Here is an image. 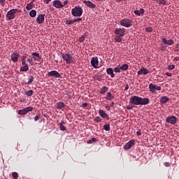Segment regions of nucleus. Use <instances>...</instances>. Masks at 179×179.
<instances>
[{
	"label": "nucleus",
	"mask_w": 179,
	"mask_h": 179,
	"mask_svg": "<svg viewBox=\"0 0 179 179\" xmlns=\"http://www.w3.org/2000/svg\"><path fill=\"white\" fill-rule=\"evenodd\" d=\"M45 15L44 14H41L39 15L37 18H36V22L38 24H41L45 20Z\"/></svg>",
	"instance_id": "4468645a"
},
{
	"label": "nucleus",
	"mask_w": 179,
	"mask_h": 179,
	"mask_svg": "<svg viewBox=\"0 0 179 179\" xmlns=\"http://www.w3.org/2000/svg\"><path fill=\"white\" fill-rule=\"evenodd\" d=\"M135 145V141L134 140H131L129 141L128 143H127L124 146V149L125 150H129V149H131V148H132L133 145Z\"/></svg>",
	"instance_id": "f8f14e48"
},
{
	"label": "nucleus",
	"mask_w": 179,
	"mask_h": 179,
	"mask_svg": "<svg viewBox=\"0 0 179 179\" xmlns=\"http://www.w3.org/2000/svg\"><path fill=\"white\" fill-rule=\"evenodd\" d=\"M48 76H53L54 78H61V74L57 71H52L48 73Z\"/></svg>",
	"instance_id": "ddd939ff"
},
{
	"label": "nucleus",
	"mask_w": 179,
	"mask_h": 179,
	"mask_svg": "<svg viewBox=\"0 0 179 179\" xmlns=\"http://www.w3.org/2000/svg\"><path fill=\"white\" fill-rule=\"evenodd\" d=\"M22 65H27V64H26V59L25 58L22 59Z\"/></svg>",
	"instance_id": "c03bdc74"
},
{
	"label": "nucleus",
	"mask_w": 179,
	"mask_h": 179,
	"mask_svg": "<svg viewBox=\"0 0 179 179\" xmlns=\"http://www.w3.org/2000/svg\"><path fill=\"white\" fill-rule=\"evenodd\" d=\"M0 3H5V0H0Z\"/></svg>",
	"instance_id": "6e6d98bb"
},
{
	"label": "nucleus",
	"mask_w": 179,
	"mask_h": 179,
	"mask_svg": "<svg viewBox=\"0 0 179 179\" xmlns=\"http://www.w3.org/2000/svg\"><path fill=\"white\" fill-rule=\"evenodd\" d=\"M148 31H152V29H148Z\"/></svg>",
	"instance_id": "bf43d9fd"
},
{
	"label": "nucleus",
	"mask_w": 179,
	"mask_h": 179,
	"mask_svg": "<svg viewBox=\"0 0 179 179\" xmlns=\"http://www.w3.org/2000/svg\"><path fill=\"white\" fill-rule=\"evenodd\" d=\"M130 103L134 106H146L150 103V100L149 98H141L134 96L130 98Z\"/></svg>",
	"instance_id": "f257e3e1"
},
{
	"label": "nucleus",
	"mask_w": 179,
	"mask_h": 179,
	"mask_svg": "<svg viewBox=\"0 0 179 179\" xmlns=\"http://www.w3.org/2000/svg\"><path fill=\"white\" fill-rule=\"evenodd\" d=\"M26 8L27 10H31V4H28Z\"/></svg>",
	"instance_id": "37998d69"
},
{
	"label": "nucleus",
	"mask_w": 179,
	"mask_h": 179,
	"mask_svg": "<svg viewBox=\"0 0 179 179\" xmlns=\"http://www.w3.org/2000/svg\"><path fill=\"white\" fill-rule=\"evenodd\" d=\"M166 76H171L172 74H171V73L166 72Z\"/></svg>",
	"instance_id": "8fccbe9b"
},
{
	"label": "nucleus",
	"mask_w": 179,
	"mask_h": 179,
	"mask_svg": "<svg viewBox=\"0 0 179 179\" xmlns=\"http://www.w3.org/2000/svg\"><path fill=\"white\" fill-rule=\"evenodd\" d=\"M64 124H65V122L64 121H62L59 124V128H60L61 131H66V128L65 127V126H64Z\"/></svg>",
	"instance_id": "c756f323"
},
{
	"label": "nucleus",
	"mask_w": 179,
	"mask_h": 179,
	"mask_svg": "<svg viewBox=\"0 0 179 179\" xmlns=\"http://www.w3.org/2000/svg\"><path fill=\"white\" fill-rule=\"evenodd\" d=\"M97 141V138H92L90 140H88L87 141V143H88V144H92V143H94L95 142H96Z\"/></svg>",
	"instance_id": "7c9ffc66"
},
{
	"label": "nucleus",
	"mask_w": 179,
	"mask_h": 179,
	"mask_svg": "<svg viewBox=\"0 0 179 179\" xmlns=\"http://www.w3.org/2000/svg\"><path fill=\"white\" fill-rule=\"evenodd\" d=\"M20 72H27V71H29V65L28 64H25L23 66L21 67L20 69Z\"/></svg>",
	"instance_id": "b1692460"
},
{
	"label": "nucleus",
	"mask_w": 179,
	"mask_h": 179,
	"mask_svg": "<svg viewBox=\"0 0 179 179\" xmlns=\"http://www.w3.org/2000/svg\"><path fill=\"white\" fill-rule=\"evenodd\" d=\"M177 48H178V45H176Z\"/></svg>",
	"instance_id": "052dcab7"
},
{
	"label": "nucleus",
	"mask_w": 179,
	"mask_h": 179,
	"mask_svg": "<svg viewBox=\"0 0 179 179\" xmlns=\"http://www.w3.org/2000/svg\"><path fill=\"white\" fill-rule=\"evenodd\" d=\"M134 13L137 16H141V15H143V13H145V10L143 8H141L140 10H134Z\"/></svg>",
	"instance_id": "4be33fe9"
},
{
	"label": "nucleus",
	"mask_w": 179,
	"mask_h": 179,
	"mask_svg": "<svg viewBox=\"0 0 179 179\" xmlns=\"http://www.w3.org/2000/svg\"><path fill=\"white\" fill-rule=\"evenodd\" d=\"M64 107H65V103H64V102L57 103V108H58V110H61V108H64Z\"/></svg>",
	"instance_id": "393cba45"
},
{
	"label": "nucleus",
	"mask_w": 179,
	"mask_h": 179,
	"mask_svg": "<svg viewBox=\"0 0 179 179\" xmlns=\"http://www.w3.org/2000/svg\"><path fill=\"white\" fill-rule=\"evenodd\" d=\"M162 41L166 45H173L174 44V41L173 39H169V41H167V39L166 38H162Z\"/></svg>",
	"instance_id": "a211bd4d"
},
{
	"label": "nucleus",
	"mask_w": 179,
	"mask_h": 179,
	"mask_svg": "<svg viewBox=\"0 0 179 179\" xmlns=\"http://www.w3.org/2000/svg\"><path fill=\"white\" fill-rule=\"evenodd\" d=\"M108 90V87H107L106 86H104L101 89L100 93L101 94H104V93H106Z\"/></svg>",
	"instance_id": "cd10ccee"
},
{
	"label": "nucleus",
	"mask_w": 179,
	"mask_h": 179,
	"mask_svg": "<svg viewBox=\"0 0 179 179\" xmlns=\"http://www.w3.org/2000/svg\"><path fill=\"white\" fill-rule=\"evenodd\" d=\"M1 16H2V15L0 13V17H1Z\"/></svg>",
	"instance_id": "680f3d73"
},
{
	"label": "nucleus",
	"mask_w": 179,
	"mask_h": 179,
	"mask_svg": "<svg viewBox=\"0 0 179 179\" xmlns=\"http://www.w3.org/2000/svg\"><path fill=\"white\" fill-rule=\"evenodd\" d=\"M91 65L93 66V68H99V58L92 57L91 59Z\"/></svg>",
	"instance_id": "9b49d317"
},
{
	"label": "nucleus",
	"mask_w": 179,
	"mask_h": 179,
	"mask_svg": "<svg viewBox=\"0 0 179 179\" xmlns=\"http://www.w3.org/2000/svg\"><path fill=\"white\" fill-rule=\"evenodd\" d=\"M128 89H129V85L127 84L124 90H128Z\"/></svg>",
	"instance_id": "3c124183"
},
{
	"label": "nucleus",
	"mask_w": 179,
	"mask_h": 179,
	"mask_svg": "<svg viewBox=\"0 0 179 179\" xmlns=\"http://www.w3.org/2000/svg\"><path fill=\"white\" fill-rule=\"evenodd\" d=\"M85 38H86V36H81L80 38H79V42L80 43H83L85 41Z\"/></svg>",
	"instance_id": "ea45409f"
},
{
	"label": "nucleus",
	"mask_w": 179,
	"mask_h": 179,
	"mask_svg": "<svg viewBox=\"0 0 179 179\" xmlns=\"http://www.w3.org/2000/svg\"><path fill=\"white\" fill-rule=\"evenodd\" d=\"M99 1H103V0H99Z\"/></svg>",
	"instance_id": "0e129e2a"
},
{
	"label": "nucleus",
	"mask_w": 179,
	"mask_h": 179,
	"mask_svg": "<svg viewBox=\"0 0 179 179\" xmlns=\"http://www.w3.org/2000/svg\"><path fill=\"white\" fill-rule=\"evenodd\" d=\"M84 3L85 5H86V6H87L88 8H92V9H94V8H96V4L92 3V1H84Z\"/></svg>",
	"instance_id": "dca6fc26"
},
{
	"label": "nucleus",
	"mask_w": 179,
	"mask_h": 179,
	"mask_svg": "<svg viewBox=\"0 0 179 179\" xmlns=\"http://www.w3.org/2000/svg\"><path fill=\"white\" fill-rule=\"evenodd\" d=\"M53 6H55V8H57V9H61L64 8L65 5L62 4V2H61V1L59 0H55L53 1Z\"/></svg>",
	"instance_id": "9d476101"
},
{
	"label": "nucleus",
	"mask_w": 179,
	"mask_h": 179,
	"mask_svg": "<svg viewBox=\"0 0 179 179\" xmlns=\"http://www.w3.org/2000/svg\"><path fill=\"white\" fill-rule=\"evenodd\" d=\"M99 115H101V117L102 118H106V120H108V115L107 113H106V112L103 110H99Z\"/></svg>",
	"instance_id": "6ab92c4d"
},
{
	"label": "nucleus",
	"mask_w": 179,
	"mask_h": 179,
	"mask_svg": "<svg viewBox=\"0 0 179 179\" xmlns=\"http://www.w3.org/2000/svg\"><path fill=\"white\" fill-rule=\"evenodd\" d=\"M67 24H73L75 23V20H69L66 21Z\"/></svg>",
	"instance_id": "4c0bfd02"
},
{
	"label": "nucleus",
	"mask_w": 179,
	"mask_h": 179,
	"mask_svg": "<svg viewBox=\"0 0 179 179\" xmlns=\"http://www.w3.org/2000/svg\"><path fill=\"white\" fill-rule=\"evenodd\" d=\"M106 72L108 73V75H110L111 78H114L115 75H114V70L111 68H108L106 69Z\"/></svg>",
	"instance_id": "5701e85b"
},
{
	"label": "nucleus",
	"mask_w": 179,
	"mask_h": 179,
	"mask_svg": "<svg viewBox=\"0 0 179 179\" xmlns=\"http://www.w3.org/2000/svg\"><path fill=\"white\" fill-rule=\"evenodd\" d=\"M27 61H28L29 63L31 65H33V59H32V58H28Z\"/></svg>",
	"instance_id": "79ce46f5"
},
{
	"label": "nucleus",
	"mask_w": 179,
	"mask_h": 179,
	"mask_svg": "<svg viewBox=\"0 0 179 179\" xmlns=\"http://www.w3.org/2000/svg\"><path fill=\"white\" fill-rule=\"evenodd\" d=\"M83 107H87V103H83Z\"/></svg>",
	"instance_id": "864d4df0"
},
{
	"label": "nucleus",
	"mask_w": 179,
	"mask_h": 179,
	"mask_svg": "<svg viewBox=\"0 0 179 179\" xmlns=\"http://www.w3.org/2000/svg\"><path fill=\"white\" fill-rule=\"evenodd\" d=\"M138 75H148L149 73V70L148 69L141 68L138 72Z\"/></svg>",
	"instance_id": "f3484780"
},
{
	"label": "nucleus",
	"mask_w": 179,
	"mask_h": 179,
	"mask_svg": "<svg viewBox=\"0 0 179 179\" xmlns=\"http://www.w3.org/2000/svg\"><path fill=\"white\" fill-rule=\"evenodd\" d=\"M32 58H33V59H34L35 61L38 62V61H40V59H41L40 54L37 53V52L32 53Z\"/></svg>",
	"instance_id": "aec40b11"
},
{
	"label": "nucleus",
	"mask_w": 179,
	"mask_h": 179,
	"mask_svg": "<svg viewBox=\"0 0 179 179\" xmlns=\"http://www.w3.org/2000/svg\"><path fill=\"white\" fill-rule=\"evenodd\" d=\"M157 3L159 5H166L167 3V0H155Z\"/></svg>",
	"instance_id": "a878e982"
},
{
	"label": "nucleus",
	"mask_w": 179,
	"mask_h": 179,
	"mask_svg": "<svg viewBox=\"0 0 179 179\" xmlns=\"http://www.w3.org/2000/svg\"><path fill=\"white\" fill-rule=\"evenodd\" d=\"M33 90H31L25 91V94H27L28 97H30V96H33Z\"/></svg>",
	"instance_id": "473e14b6"
},
{
	"label": "nucleus",
	"mask_w": 179,
	"mask_h": 179,
	"mask_svg": "<svg viewBox=\"0 0 179 179\" xmlns=\"http://www.w3.org/2000/svg\"><path fill=\"white\" fill-rule=\"evenodd\" d=\"M126 29L124 28H117L115 30V34L120 36V37H124L125 36Z\"/></svg>",
	"instance_id": "6e6552de"
},
{
	"label": "nucleus",
	"mask_w": 179,
	"mask_h": 179,
	"mask_svg": "<svg viewBox=\"0 0 179 179\" xmlns=\"http://www.w3.org/2000/svg\"><path fill=\"white\" fill-rule=\"evenodd\" d=\"M94 121L95 122H100V121H101V119H100V117H96Z\"/></svg>",
	"instance_id": "a19ab883"
},
{
	"label": "nucleus",
	"mask_w": 179,
	"mask_h": 179,
	"mask_svg": "<svg viewBox=\"0 0 179 179\" xmlns=\"http://www.w3.org/2000/svg\"><path fill=\"white\" fill-rule=\"evenodd\" d=\"M166 122H168V124H171L172 125H175V124H177V117L169 116L166 119Z\"/></svg>",
	"instance_id": "0eeeda50"
},
{
	"label": "nucleus",
	"mask_w": 179,
	"mask_h": 179,
	"mask_svg": "<svg viewBox=\"0 0 179 179\" xmlns=\"http://www.w3.org/2000/svg\"><path fill=\"white\" fill-rule=\"evenodd\" d=\"M120 24L121 26H123L124 27H131L132 26V20L124 18L122 20H120Z\"/></svg>",
	"instance_id": "39448f33"
},
{
	"label": "nucleus",
	"mask_w": 179,
	"mask_h": 179,
	"mask_svg": "<svg viewBox=\"0 0 179 179\" xmlns=\"http://www.w3.org/2000/svg\"><path fill=\"white\" fill-rule=\"evenodd\" d=\"M39 120H40V116L39 115H36L35 117H34V120L38 121Z\"/></svg>",
	"instance_id": "a18cd8bd"
},
{
	"label": "nucleus",
	"mask_w": 179,
	"mask_h": 179,
	"mask_svg": "<svg viewBox=\"0 0 179 179\" xmlns=\"http://www.w3.org/2000/svg\"><path fill=\"white\" fill-rule=\"evenodd\" d=\"M68 3V1L67 0H66V1H64V4L63 5H64V6H65V5H66Z\"/></svg>",
	"instance_id": "5fc2aeb1"
},
{
	"label": "nucleus",
	"mask_w": 179,
	"mask_h": 179,
	"mask_svg": "<svg viewBox=\"0 0 179 179\" xmlns=\"http://www.w3.org/2000/svg\"><path fill=\"white\" fill-rule=\"evenodd\" d=\"M115 40L117 43H121V41H122V36H121L120 35L117 36H115Z\"/></svg>",
	"instance_id": "2f4dec72"
},
{
	"label": "nucleus",
	"mask_w": 179,
	"mask_h": 179,
	"mask_svg": "<svg viewBox=\"0 0 179 179\" xmlns=\"http://www.w3.org/2000/svg\"><path fill=\"white\" fill-rule=\"evenodd\" d=\"M149 89H150V92L151 93H155L156 92V90L160 91L162 90V87L157 85H155L152 83H150L149 85Z\"/></svg>",
	"instance_id": "423d86ee"
},
{
	"label": "nucleus",
	"mask_w": 179,
	"mask_h": 179,
	"mask_svg": "<svg viewBox=\"0 0 179 179\" xmlns=\"http://www.w3.org/2000/svg\"><path fill=\"white\" fill-rule=\"evenodd\" d=\"M51 0H46V3H50V1Z\"/></svg>",
	"instance_id": "4d7b16f0"
},
{
	"label": "nucleus",
	"mask_w": 179,
	"mask_h": 179,
	"mask_svg": "<svg viewBox=\"0 0 179 179\" xmlns=\"http://www.w3.org/2000/svg\"><path fill=\"white\" fill-rule=\"evenodd\" d=\"M17 12H19V10L16 8H14L8 11L6 15V17L8 20H12L15 19V15H16V13H17Z\"/></svg>",
	"instance_id": "20e7f679"
},
{
	"label": "nucleus",
	"mask_w": 179,
	"mask_h": 179,
	"mask_svg": "<svg viewBox=\"0 0 179 179\" xmlns=\"http://www.w3.org/2000/svg\"><path fill=\"white\" fill-rule=\"evenodd\" d=\"M62 57L63 61L66 62V64H73V62L75 61L72 55L69 52L62 54Z\"/></svg>",
	"instance_id": "f03ea898"
},
{
	"label": "nucleus",
	"mask_w": 179,
	"mask_h": 179,
	"mask_svg": "<svg viewBox=\"0 0 179 179\" xmlns=\"http://www.w3.org/2000/svg\"><path fill=\"white\" fill-rule=\"evenodd\" d=\"M127 110H131V108H129V107H127Z\"/></svg>",
	"instance_id": "13d9d810"
},
{
	"label": "nucleus",
	"mask_w": 179,
	"mask_h": 179,
	"mask_svg": "<svg viewBox=\"0 0 179 179\" xmlns=\"http://www.w3.org/2000/svg\"><path fill=\"white\" fill-rule=\"evenodd\" d=\"M82 22V18L79 17L78 19H74V22Z\"/></svg>",
	"instance_id": "49530a36"
},
{
	"label": "nucleus",
	"mask_w": 179,
	"mask_h": 179,
	"mask_svg": "<svg viewBox=\"0 0 179 179\" xmlns=\"http://www.w3.org/2000/svg\"><path fill=\"white\" fill-rule=\"evenodd\" d=\"M120 69H122V71H127V69H128V64H122L120 66Z\"/></svg>",
	"instance_id": "72a5a7b5"
},
{
	"label": "nucleus",
	"mask_w": 179,
	"mask_h": 179,
	"mask_svg": "<svg viewBox=\"0 0 179 179\" xmlns=\"http://www.w3.org/2000/svg\"><path fill=\"white\" fill-rule=\"evenodd\" d=\"M173 61H179V57H174Z\"/></svg>",
	"instance_id": "603ef678"
},
{
	"label": "nucleus",
	"mask_w": 179,
	"mask_h": 179,
	"mask_svg": "<svg viewBox=\"0 0 179 179\" xmlns=\"http://www.w3.org/2000/svg\"><path fill=\"white\" fill-rule=\"evenodd\" d=\"M33 110V107H27L24 109H21L18 110L19 115H24V114H27L29 111Z\"/></svg>",
	"instance_id": "1a4fd4ad"
},
{
	"label": "nucleus",
	"mask_w": 179,
	"mask_h": 179,
	"mask_svg": "<svg viewBox=\"0 0 179 179\" xmlns=\"http://www.w3.org/2000/svg\"><path fill=\"white\" fill-rule=\"evenodd\" d=\"M114 71L117 73L121 72V66H117L114 69Z\"/></svg>",
	"instance_id": "f704fd0d"
},
{
	"label": "nucleus",
	"mask_w": 179,
	"mask_h": 179,
	"mask_svg": "<svg viewBox=\"0 0 179 179\" xmlns=\"http://www.w3.org/2000/svg\"><path fill=\"white\" fill-rule=\"evenodd\" d=\"M169 100L170 99H169V97L164 96L160 99L159 101L161 104H166V103H167V101H169Z\"/></svg>",
	"instance_id": "412c9836"
},
{
	"label": "nucleus",
	"mask_w": 179,
	"mask_h": 179,
	"mask_svg": "<svg viewBox=\"0 0 179 179\" xmlns=\"http://www.w3.org/2000/svg\"><path fill=\"white\" fill-rule=\"evenodd\" d=\"M106 99H107V100H113V99H114V96H113V94H111V92H108L106 94Z\"/></svg>",
	"instance_id": "c85d7f7f"
},
{
	"label": "nucleus",
	"mask_w": 179,
	"mask_h": 179,
	"mask_svg": "<svg viewBox=\"0 0 179 179\" xmlns=\"http://www.w3.org/2000/svg\"><path fill=\"white\" fill-rule=\"evenodd\" d=\"M174 68H176V66L174 64H170L168 66V69L169 70L174 69Z\"/></svg>",
	"instance_id": "58836bf2"
},
{
	"label": "nucleus",
	"mask_w": 179,
	"mask_h": 179,
	"mask_svg": "<svg viewBox=\"0 0 179 179\" xmlns=\"http://www.w3.org/2000/svg\"><path fill=\"white\" fill-rule=\"evenodd\" d=\"M19 57H20V55L17 52H14L11 55V60L13 62H17V59H19Z\"/></svg>",
	"instance_id": "2eb2a0df"
},
{
	"label": "nucleus",
	"mask_w": 179,
	"mask_h": 179,
	"mask_svg": "<svg viewBox=\"0 0 179 179\" xmlns=\"http://www.w3.org/2000/svg\"><path fill=\"white\" fill-rule=\"evenodd\" d=\"M34 80V77H33V76H30L27 84L28 85H31V83H33Z\"/></svg>",
	"instance_id": "c9c22d12"
},
{
	"label": "nucleus",
	"mask_w": 179,
	"mask_h": 179,
	"mask_svg": "<svg viewBox=\"0 0 179 179\" xmlns=\"http://www.w3.org/2000/svg\"><path fill=\"white\" fill-rule=\"evenodd\" d=\"M29 16H31V17H34L35 16H37V11H36V10H31L29 12Z\"/></svg>",
	"instance_id": "bb28decb"
},
{
	"label": "nucleus",
	"mask_w": 179,
	"mask_h": 179,
	"mask_svg": "<svg viewBox=\"0 0 179 179\" xmlns=\"http://www.w3.org/2000/svg\"><path fill=\"white\" fill-rule=\"evenodd\" d=\"M83 13V10L82 9V7L76 6L71 10V14L73 16L79 17Z\"/></svg>",
	"instance_id": "7ed1b4c3"
},
{
	"label": "nucleus",
	"mask_w": 179,
	"mask_h": 179,
	"mask_svg": "<svg viewBox=\"0 0 179 179\" xmlns=\"http://www.w3.org/2000/svg\"><path fill=\"white\" fill-rule=\"evenodd\" d=\"M164 166H165L166 167H170V163H169V162H165V163H164Z\"/></svg>",
	"instance_id": "de8ad7c7"
},
{
	"label": "nucleus",
	"mask_w": 179,
	"mask_h": 179,
	"mask_svg": "<svg viewBox=\"0 0 179 179\" xmlns=\"http://www.w3.org/2000/svg\"><path fill=\"white\" fill-rule=\"evenodd\" d=\"M8 1H12V0H8Z\"/></svg>",
	"instance_id": "e2e57ef3"
},
{
	"label": "nucleus",
	"mask_w": 179,
	"mask_h": 179,
	"mask_svg": "<svg viewBox=\"0 0 179 179\" xmlns=\"http://www.w3.org/2000/svg\"><path fill=\"white\" fill-rule=\"evenodd\" d=\"M136 134H137V135H138V136L142 135V131H141V130H138V131H136Z\"/></svg>",
	"instance_id": "09e8293b"
},
{
	"label": "nucleus",
	"mask_w": 179,
	"mask_h": 179,
	"mask_svg": "<svg viewBox=\"0 0 179 179\" xmlns=\"http://www.w3.org/2000/svg\"><path fill=\"white\" fill-rule=\"evenodd\" d=\"M103 129L105 131H110V124H104Z\"/></svg>",
	"instance_id": "e433bc0d"
}]
</instances>
